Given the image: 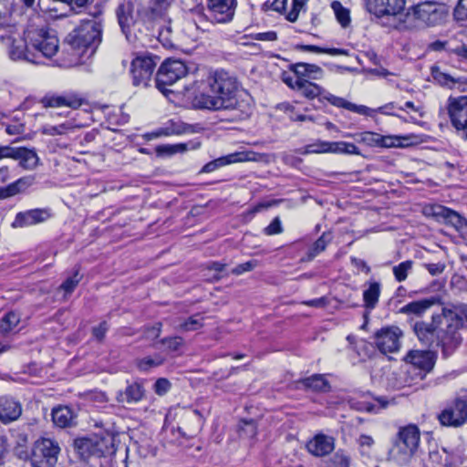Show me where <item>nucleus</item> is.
I'll list each match as a JSON object with an SVG mask.
<instances>
[{"label":"nucleus","mask_w":467,"mask_h":467,"mask_svg":"<svg viewBox=\"0 0 467 467\" xmlns=\"http://www.w3.org/2000/svg\"><path fill=\"white\" fill-rule=\"evenodd\" d=\"M291 70L296 76L306 79H321L324 77V70L317 65L308 63H296L291 66Z\"/></svg>","instance_id":"25"},{"label":"nucleus","mask_w":467,"mask_h":467,"mask_svg":"<svg viewBox=\"0 0 467 467\" xmlns=\"http://www.w3.org/2000/svg\"><path fill=\"white\" fill-rule=\"evenodd\" d=\"M163 363V358L161 356L154 358L145 357L137 361V367L140 370L146 371L153 367H158Z\"/></svg>","instance_id":"50"},{"label":"nucleus","mask_w":467,"mask_h":467,"mask_svg":"<svg viewBox=\"0 0 467 467\" xmlns=\"http://www.w3.org/2000/svg\"><path fill=\"white\" fill-rule=\"evenodd\" d=\"M287 1L288 0H268L263 4V7L265 10H273L278 13H284L286 9Z\"/></svg>","instance_id":"54"},{"label":"nucleus","mask_w":467,"mask_h":467,"mask_svg":"<svg viewBox=\"0 0 467 467\" xmlns=\"http://www.w3.org/2000/svg\"><path fill=\"white\" fill-rule=\"evenodd\" d=\"M331 240L332 236L329 233H323L308 250L306 260L312 261L317 254L325 251L327 245L331 242Z\"/></svg>","instance_id":"36"},{"label":"nucleus","mask_w":467,"mask_h":467,"mask_svg":"<svg viewBox=\"0 0 467 467\" xmlns=\"http://www.w3.org/2000/svg\"><path fill=\"white\" fill-rule=\"evenodd\" d=\"M283 232V227L281 225V221L278 217H275L271 223L265 229V234L267 235H273L281 234Z\"/></svg>","instance_id":"63"},{"label":"nucleus","mask_w":467,"mask_h":467,"mask_svg":"<svg viewBox=\"0 0 467 467\" xmlns=\"http://www.w3.org/2000/svg\"><path fill=\"white\" fill-rule=\"evenodd\" d=\"M0 41L6 48L10 59L14 61L24 60L30 63L36 61L26 35L21 36L14 27H7L0 35Z\"/></svg>","instance_id":"7"},{"label":"nucleus","mask_w":467,"mask_h":467,"mask_svg":"<svg viewBox=\"0 0 467 467\" xmlns=\"http://www.w3.org/2000/svg\"><path fill=\"white\" fill-rule=\"evenodd\" d=\"M162 343L171 351L178 350L183 345V338L181 337H172L162 339Z\"/></svg>","instance_id":"61"},{"label":"nucleus","mask_w":467,"mask_h":467,"mask_svg":"<svg viewBox=\"0 0 467 467\" xmlns=\"http://www.w3.org/2000/svg\"><path fill=\"white\" fill-rule=\"evenodd\" d=\"M188 73L185 63L179 59H167L160 67L156 75L157 88L165 93L167 87L172 86L179 79L184 78Z\"/></svg>","instance_id":"10"},{"label":"nucleus","mask_w":467,"mask_h":467,"mask_svg":"<svg viewBox=\"0 0 467 467\" xmlns=\"http://www.w3.org/2000/svg\"><path fill=\"white\" fill-rule=\"evenodd\" d=\"M192 132V127L182 122H171L167 127L160 129L156 136L181 135Z\"/></svg>","instance_id":"35"},{"label":"nucleus","mask_w":467,"mask_h":467,"mask_svg":"<svg viewBox=\"0 0 467 467\" xmlns=\"http://www.w3.org/2000/svg\"><path fill=\"white\" fill-rule=\"evenodd\" d=\"M50 208H36L20 212L16 215L13 227H26L44 223L52 217Z\"/></svg>","instance_id":"16"},{"label":"nucleus","mask_w":467,"mask_h":467,"mask_svg":"<svg viewBox=\"0 0 467 467\" xmlns=\"http://www.w3.org/2000/svg\"><path fill=\"white\" fill-rule=\"evenodd\" d=\"M145 396V389L141 383L134 382L127 386L125 391L119 394V401L137 403Z\"/></svg>","instance_id":"29"},{"label":"nucleus","mask_w":467,"mask_h":467,"mask_svg":"<svg viewBox=\"0 0 467 467\" xmlns=\"http://www.w3.org/2000/svg\"><path fill=\"white\" fill-rule=\"evenodd\" d=\"M431 214L454 227L462 234H467V220L457 212L445 206L435 204L431 206Z\"/></svg>","instance_id":"17"},{"label":"nucleus","mask_w":467,"mask_h":467,"mask_svg":"<svg viewBox=\"0 0 467 467\" xmlns=\"http://www.w3.org/2000/svg\"><path fill=\"white\" fill-rule=\"evenodd\" d=\"M332 142L328 141H317L313 144L306 145L299 150L301 154H312V153H327L332 152Z\"/></svg>","instance_id":"42"},{"label":"nucleus","mask_w":467,"mask_h":467,"mask_svg":"<svg viewBox=\"0 0 467 467\" xmlns=\"http://www.w3.org/2000/svg\"><path fill=\"white\" fill-rule=\"evenodd\" d=\"M447 14L448 10L443 4L426 1L410 7L404 15V19H400V23L394 26L398 29L406 28L411 20L420 21L426 26H436L445 19Z\"/></svg>","instance_id":"4"},{"label":"nucleus","mask_w":467,"mask_h":467,"mask_svg":"<svg viewBox=\"0 0 467 467\" xmlns=\"http://www.w3.org/2000/svg\"><path fill=\"white\" fill-rule=\"evenodd\" d=\"M404 140H408V138L406 137H400V136H379V147H384V148H400L403 147Z\"/></svg>","instance_id":"47"},{"label":"nucleus","mask_w":467,"mask_h":467,"mask_svg":"<svg viewBox=\"0 0 467 467\" xmlns=\"http://www.w3.org/2000/svg\"><path fill=\"white\" fill-rule=\"evenodd\" d=\"M431 75L434 80L441 86L448 88H458L460 89L462 81L461 78H453L451 75L441 71L438 67H432Z\"/></svg>","instance_id":"32"},{"label":"nucleus","mask_w":467,"mask_h":467,"mask_svg":"<svg viewBox=\"0 0 467 467\" xmlns=\"http://www.w3.org/2000/svg\"><path fill=\"white\" fill-rule=\"evenodd\" d=\"M325 99L333 106H336L337 108H343V109H349V107L351 105V102L346 100L345 99L343 98H340V97H337L335 95H332V94H328L327 96H325Z\"/></svg>","instance_id":"59"},{"label":"nucleus","mask_w":467,"mask_h":467,"mask_svg":"<svg viewBox=\"0 0 467 467\" xmlns=\"http://www.w3.org/2000/svg\"><path fill=\"white\" fill-rule=\"evenodd\" d=\"M74 126L69 122H65L57 126L45 125L41 129V132L47 136L65 135L68 131L74 130Z\"/></svg>","instance_id":"43"},{"label":"nucleus","mask_w":467,"mask_h":467,"mask_svg":"<svg viewBox=\"0 0 467 467\" xmlns=\"http://www.w3.org/2000/svg\"><path fill=\"white\" fill-rule=\"evenodd\" d=\"M25 35L36 58L33 64H41L42 57L51 58L57 53L59 42L54 31L30 26L25 30Z\"/></svg>","instance_id":"6"},{"label":"nucleus","mask_w":467,"mask_h":467,"mask_svg":"<svg viewBox=\"0 0 467 467\" xmlns=\"http://www.w3.org/2000/svg\"><path fill=\"white\" fill-rule=\"evenodd\" d=\"M332 153H344L348 155H360L358 148L350 142L336 141L332 142Z\"/></svg>","instance_id":"45"},{"label":"nucleus","mask_w":467,"mask_h":467,"mask_svg":"<svg viewBox=\"0 0 467 467\" xmlns=\"http://www.w3.org/2000/svg\"><path fill=\"white\" fill-rule=\"evenodd\" d=\"M45 108H56L67 106L71 109H78L82 105V100L76 97L51 96L45 97L41 100Z\"/></svg>","instance_id":"27"},{"label":"nucleus","mask_w":467,"mask_h":467,"mask_svg":"<svg viewBox=\"0 0 467 467\" xmlns=\"http://www.w3.org/2000/svg\"><path fill=\"white\" fill-rule=\"evenodd\" d=\"M301 383L306 389L314 391H327L330 389L329 382L325 376L321 374H315L309 378H306Z\"/></svg>","instance_id":"33"},{"label":"nucleus","mask_w":467,"mask_h":467,"mask_svg":"<svg viewBox=\"0 0 467 467\" xmlns=\"http://www.w3.org/2000/svg\"><path fill=\"white\" fill-rule=\"evenodd\" d=\"M253 153L250 152H234L228 154L223 157H220L218 159H215L208 163H206L202 169V172H212L215 170L223 167L228 164L236 163V162H243V161H253L254 158L251 157Z\"/></svg>","instance_id":"22"},{"label":"nucleus","mask_w":467,"mask_h":467,"mask_svg":"<svg viewBox=\"0 0 467 467\" xmlns=\"http://www.w3.org/2000/svg\"><path fill=\"white\" fill-rule=\"evenodd\" d=\"M306 3L303 0H293V6L286 16V19L290 22H296L298 18L301 9Z\"/></svg>","instance_id":"56"},{"label":"nucleus","mask_w":467,"mask_h":467,"mask_svg":"<svg viewBox=\"0 0 467 467\" xmlns=\"http://www.w3.org/2000/svg\"><path fill=\"white\" fill-rule=\"evenodd\" d=\"M22 413L21 404L13 398L0 397V420L10 422L19 418Z\"/></svg>","instance_id":"23"},{"label":"nucleus","mask_w":467,"mask_h":467,"mask_svg":"<svg viewBox=\"0 0 467 467\" xmlns=\"http://www.w3.org/2000/svg\"><path fill=\"white\" fill-rule=\"evenodd\" d=\"M117 16L122 32L128 36L130 28L135 22L132 3L128 1L120 4L117 9Z\"/></svg>","instance_id":"26"},{"label":"nucleus","mask_w":467,"mask_h":467,"mask_svg":"<svg viewBox=\"0 0 467 467\" xmlns=\"http://www.w3.org/2000/svg\"><path fill=\"white\" fill-rule=\"evenodd\" d=\"M444 319L450 321L449 327L453 328L456 334H460V329L467 321V305L459 304L443 307Z\"/></svg>","instance_id":"21"},{"label":"nucleus","mask_w":467,"mask_h":467,"mask_svg":"<svg viewBox=\"0 0 467 467\" xmlns=\"http://www.w3.org/2000/svg\"><path fill=\"white\" fill-rule=\"evenodd\" d=\"M439 420L443 426L459 427L462 425L467 420V402L456 400L441 412Z\"/></svg>","instance_id":"15"},{"label":"nucleus","mask_w":467,"mask_h":467,"mask_svg":"<svg viewBox=\"0 0 467 467\" xmlns=\"http://www.w3.org/2000/svg\"><path fill=\"white\" fill-rule=\"evenodd\" d=\"M102 26L96 19L84 21L78 27L74 29L66 37V42L69 46L73 56L76 57L69 62V66L78 63L80 57L90 50V55L101 42Z\"/></svg>","instance_id":"3"},{"label":"nucleus","mask_w":467,"mask_h":467,"mask_svg":"<svg viewBox=\"0 0 467 467\" xmlns=\"http://www.w3.org/2000/svg\"><path fill=\"white\" fill-rule=\"evenodd\" d=\"M297 91H299L306 99H313L322 95L324 89L319 85L303 78Z\"/></svg>","instance_id":"37"},{"label":"nucleus","mask_w":467,"mask_h":467,"mask_svg":"<svg viewBox=\"0 0 467 467\" xmlns=\"http://www.w3.org/2000/svg\"><path fill=\"white\" fill-rule=\"evenodd\" d=\"M367 10L377 17L404 19L406 0H365Z\"/></svg>","instance_id":"12"},{"label":"nucleus","mask_w":467,"mask_h":467,"mask_svg":"<svg viewBox=\"0 0 467 467\" xmlns=\"http://www.w3.org/2000/svg\"><path fill=\"white\" fill-rule=\"evenodd\" d=\"M171 384L167 379L161 378L157 379L153 386V389L157 395L162 396L165 395L171 389Z\"/></svg>","instance_id":"57"},{"label":"nucleus","mask_w":467,"mask_h":467,"mask_svg":"<svg viewBox=\"0 0 467 467\" xmlns=\"http://www.w3.org/2000/svg\"><path fill=\"white\" fill-rule=\"evenodd\" d=\"M348 110L358 113L359 115L369 116V117H373L376 114V109H370L367 106L356 105L354 103H351Z\"/></svg>","instance_id":"60"},{"label":"nucleus","mask_w":467,"mask_h":467,"mask_svg":"<svg viewBox=\"0 0 467 467\" xmlns=\"http://www.w3.org/2000/svg\"><path fill=\"white\" fill-rule=\"evenodd\" d=\"M303 80V78H300V76H296L295 75L294 76H290V75H286L285 74L283 76V81L289 87L291 88L292 89L294 90H298L299 88V84H301Z\"/></svg>","instance_id":"64"},{"label":"nucleus","mask_w":467,"mask_h":467,"mask_svg":"<svg viewBox=\"0 0 467 467\" xmlns=\"http://www.w3.org/2000/svg\"><path fill=\"white\" fill-rule=\"evenodd\" d=\"M240 431L241 434L246 436L247 438H254L257 433V427L255 422L253 420H243L240 427Z\"/></svg>","instance_id":"53"},{"label":"nucleus","mask_w":467,"mask_h":467,"mask_svg":"<svg viewBox=\"0 0 467 467\" xmlns=\"http://www.w3.org/2000/svg\"><path fill=\"white\" fill-rule=\"evenodd\" d=\"M59 452L60 447L57 441L40 438L31 448L29 456L31 465L32 467H55Z\"/></svg>","instance_id":"8"},{"label":"nucleus","mask_w":467,"mask_h":467,"mask_svg":"<svg viewBox=\"0 0 467 467\" xmlns=\"http://www.w3.org/2000/svg\"><path fill=\"white\" fill-rule=\"evenodd\" d=\"M379 136L380 134L372 132V131H365L359 134H357V140L358 142L364 143L369 147H379Z\"/></svg>","instance_id":"49"},{"label":"nucleus","mask_w":467,"mask_h":467,"mask_svg":"<svg viewBox=\"0 0 467 467\" xmlns=\"http://www.w3.org/2000/svg\"><path fill=\"white\" fill-rule=\"evenodd\" d=\"M404 333L398 326H386L374 334V343L379 351L384 355L400 351Z\"/></svg>","instance_id":"11"},{"label":"nucleus","mask_w":467,"mask_h":467,"mask_svg":"<svg viewBox=\"0 0 467 467\" xmlns=\"http://www.w3.org/2000/svg\"><path fill=\"white\" fill-rule=\"evenodd\" d=\"M36 181L34 174L23 176L5 187H0V200L14 197L26 192Z\"/></svg>","instance_id":"20"},{"label":"nucleus","mask_w":467,"mask_h":467,"mask_svg":"<svg viewBox=\"0 0 467 467\" xmlns=\"http://www.w3.org/2000/svg\"><path fill=\"white\" fill-rule=\"evenodd\" d=\"M454 18L462 22L467 20V0H459L453 12Z\"/></svg>","instance_id":"55"},{"label":"nucleus","mask_w":467,"mask_h":467,"mask_svg":"<svg viewBox=\"0 0 467 467\" xmlns=\"http://www.w3.org/2000/svg\"><path fill=\"white\" fill-rule=\"evenodd\" d=\"M209 17L213 23L227 24L234 20L237 0H206Z\"/></svg>","instance_id":"13"},{"label":"nucleus","mask_w":467,"mask_h":467,"mask_svg":"<svg viewBox=\"0 0 467 467\" xmlns=\"http://www.w3.org/2000/svg\"><path fill=\"white\" fill-rule=\"evenodd\" d=\"M304 51L315 52V53H325L330 56H348V51L342 48H323L314 45H306L300 47Z\"/></svg>","instance_id":"46"},{"label":"nucleus","mask_w":467,"mask_h":467,"mask_svg":"<svg viewBox=\"0 0 467 467\" xmlns=\"http://www.w3.org/2000/svg\"><path fill=\"white\" fill-rule=\"evenodd\" d=\"M174 0H151L150 9L154 16H161L171 5Z\"/></svg>","instance_id":"51"},{"label":"nucleus","mask_w":467,"mask_h":467,"mask_svg":"<svg viewBox=\"0 0 467 467\" xmlns=\"http://www.w3.org/2000/svg\"><path fill=\"white\" fill-rule=\"evenodd\" d=\"M447 52L456 56L460 60H467V45L463 43H453L448 46Z\"/></svg>","instance_id":"52"},{"label":"nucleus","mask_w":467,"mask_h":467,"mask_svg":"<svg viewBox=\"0 0 467 467\" xmlns=\"http://www.w3.org/2000/svg\"><path fill=\"white\" fill-rule=\"evenodd\" d=\"M435 358V353L430 350H410L404 357V361L422 371L421 378H424L433 368Z\"/></svg>","instance_id":"18"},{"label":"nucleus","mask_w":467,"mask_h":467,"mask_svg":"<svg viewBox=\"0 0 467 467\" xmlns=\"http://www.w3.org/2000/svg\"><path fill=\"white\" fill-rule=\"evenodd\" d=\"M82 275L79 274V268H76L73 275L67 277L60 285V289L67 294H71L80 282Z\"/></svg>","instance_id":"48"},{"label":"nucleus","mask_w":467,"mask_h":467,"mask_svg":"<svg viewBox=\"0 0 467 467\" xmlns=\"http://www.w3.org/2000/svg\"><path fill=\"white\" fill-rule=\"evenodd\" d=\"M400 109L404 110L403 107L398 106L395 102H389L387 103L381 107H379L376 109V113L383 114V115H392L394 116L395 113L393 112L394 109Z\"/></svg>","instance_id":"62"},{"label":"nucleus","mask_w":467,"mask_h":467,"mask_svg":"<svg viewBox=\"0 0 467 467\" xmlns=\"http://www.w3.org/2000/svg\"><path fill=\"white\" fill-rule=\"evenodd\" d=\"M306 449L316 457H325L334 451L335 439L324 433H317L308 441Z\"/></svg>","instance_id":"19"},{"label":"nucleus","mask_w":467,"mask_h":467,"mask_svg":"<svg viewBox=\"0 0 467 467\" xmlns=\"http://www.w3.org/2000/svg\"><path fill=\"white\" fill-rule=\"evenodd\" d=\"M381 286L379 282H370L363 292L364 306L367 309H374L379 302Z\"/></svg>","instance_id":"31"},{"label":"nucleus","mask_w":467,"mask_h":467,"mask_svg":"<svg viewBox=\"0 0 467 467\" xmlns=\"http://www.w3.org/2000/svg\"><path fill=\"white\" fill-rule=\"evenodd\" d=\"M420 444V430L416 425L400 429L389 451V458L400 465L409 463Z\"/></svg>","instance_id":"5"},{"label":"nucleus","mask_w":467,"mask_h":467,"mask_svg":"<svg viewBox=\"0 0 467 467\" xmlns=\"http://www.w3.org/2000/svg\"><path fill=\"white\" fill-rule=\"evenodd\" d=\"M16 161H18L19 166L26 171H34L41 165L36 150L26 147H18Z\"/></svg>","instance_id":"24"},{"label":"nucleus","mask_w":467,"mask_h":467,"mask_svg":"<svg viewBox=\"0 0 467 467\" xmlns=\"http://www.w3.org/2000/svg\"><path fill=\"white\" fill-rule=\"evenodd\" d=\"M350 457L343 450H338L327 462L326 467H349Z\"/></svg>","instance_id":"44"},{"label":"nucleus","mask_w":467,"mask_h":467,"mask_svg":"<svg viewBox=\"0 0 467 467\" xmlns=\"http://www.w3.org/2000/svg\"><path fill=\"white\" fill-rule=\"evenodd\" d=\"M158 62L159 58L149 53L137 54L130 65L133 85L148 87Z\"/></svg>","instance_id":"9"},{"label":"nucleus","mask_w":467,"mask_h":467,"mask_svg":"<svg viewBox=\"0 0 467 467\" xmlns=\"http://www.w3.org/2000/svg\"><path fill=\"white\" fill-rule=\"evenodd\" d=\"M413 265L414 262L412 260H406L394 265L392 267V273L395 280L399 283L404 282L412 271Z\"/></svg>","instance_id":"39"},{"label":"nucleus","mask_w":467,"mask_h":467,"mask_svg":"<svg viewBox=\"0 0 467 467\" xmlns=\"http://www.w3.org/2000/svg\"><path fill=\"white\" fill-rule=\"evenodd\" d=\"M450 321L444 319L443 308L441 313L433 314L430 323L418 321L413 326V331L419 341L427 347L433 345L441 347L444 356H449L462 343L461 334H456L449 327Z\"/></svg>","instance_id":"2"},{"label":"nucleus","mask_w":467,"mask_h":467,"mask_svg":"<svg viewBox=\"0 0 467 467\" xmlns=\"http://www.w3.org/2000/svg\"><path fill=\"white\" fill-rule=\"evenodd\" d=\"M447 111L452 127L457 130L467 129V96L450 97Z\"/></svg>","instance_id":"14"},{"label":"nucleus","mask_w":467,"mask_h":467,"mask_svg":"<svg viewBox=\"0 0 467 467\" xmlns=\"http://www.w3.org/2000/svg\"><path fill=\"white\" fill-rule=\"evenodd\" d=\"M20 322V316L16 312H8L0 321V334H7L16 327Z\"/></svg>","instance_id":"41"},{"label":"nucleus","mask_w":467,"mask_h":467,"mask_svg":"<svg viewBox=\"0 0 467 467\" xmlns=\"http://www.w3.org/2000/svg\"><path fill=\"white\" fill-rule=\"evenodd\" d=\"M257 265V262L254 260L247 261L245 263L240 264L234 268L232 269L231 273L236 275H242L245 272L252 271Z\"/></svg>","instance_id":"58"},{"label":"nucleus","mask_w":467,"mask_h":467,"mask_svg":"<svg viewBox=\"0 0 467 467\" xmlns=\"http://www.w3.org/2000/svg\"><path fill=\"white\" fill-rule=\"evenodd\" d=\"M331 8L333 9L336 18L341 26H348L351 22L349 10L344 7L339 1H333Z\"/></svg>","instance_id":"40"},{"label":"nucleus","mask_w":467,"mask_h":467,"mask_svg":"<svg viewBox=\"0 0 467 467\" xmlns=\"http://www.w3.org/2000/svg\"><path fill=\"white\" fill-rule=\"evenodd\" d=\"M189 150L188 143L162 144L156 147L158 156H172L177 153H184Z\"/></svg>","instance_id":"38"},{"label":"nucleus","mask_w":467,"mask_h":467,"mask_svg":"<svg viewBox=\"0 0 467 467\" xmlns=\"http://www.w3.org/2000/svg\"><path fill=\"white\" fill-rule=\"evenodd\" d=\"M436 302L435 298L410 302L400 309V313L421 317Z\"/></svg>","instance_id":"30"},{"label":"nucleus","mask_w":467,"mask_h":467,"mask_svg":"<svg viewBox=\"0 0 467 467\" xmlns=\"http://www.w3.org/2000/svg\"><path fill=\"white\" fill-rule=\"evenodd\" d=\"M204 317L201 314L191 316L184 321H180L174 326L180 332L195 331L202 327Z\"/></svg>","instance_id":"34"},{"label":"nucleus","mask_w":467,"mask_h":467,"mask_svg":"<svg viewBox=\"0 0 467 467\" xmlns=\"http://www.w3.org/2000/svg\"><path fill=\"white\" fill-rule=\"evenodd\" d=\"M52 420L59 428L70 427L74 424L75 415L68 407H57L52 410Z\"/></svg>","instance_id":"28"},{"label":"nucleus","mask_w":467,"mask_h":467,"mask_svg":"<svg viewBox=\"0 0 467 467\" xmlns=\"http://www.w3.org/2000/svg\"><path fill=\"white\" fill-rule=\"evenodd\" d=\"M209 92L194 96L192 105L199 109L213 111H238L234 119H244V100L237 78L223 69L215 70L207 77Z\"/></svg>","instance_id":"1"}]
</instances>
